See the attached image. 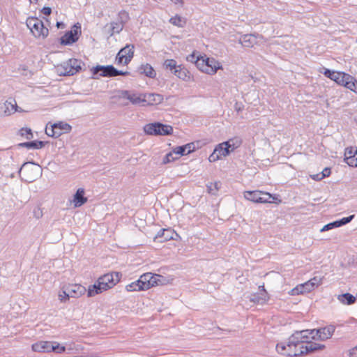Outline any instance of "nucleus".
Instances as JSON below:
<instances>
[{"label": "nucleus", "mask_w": 357, "mask_h": 357, "mask_svg": "<svg viewBox=\"0 0 357 357\" xmlns=\"http://www.w3.org/2000/svg\"><path fill=\"white\" fill-rule=\"evenodd\" d=\"M324 347L323 344L309 342L307 338L304 337L303 331H301L299 337L292 336L288 342L278 344L276 350L282 356L294 357L321 350Z\"/></svg>", "instance_id": "obj_1"}, {"label": "nucleus", "mask_w": 357, "mask_h": 357, "mask_svg": "<svg viewBox=\"0 0 357 357\" xmlns=\"http://www.w3.org/2000/svg\"><path fill=\"white\" fill-rule=\"evenodd\" d=\"M187 60L194 63L196 67L202 73L213 75L220 69H222L221 63L213 57H208L206 55L196 56L195 52L187 56Z\"/></svg>", "instance_id": "obj_2"}, {"label": "nucleus", "mask_w": 357, "mask_h": 357, "mask_svg": "<svg viewBox=\"0 0 357 357\" xmlns=\"http://www.w3.org/2000/svg\"><path fill=\"white\" fill-rule=\"evenodd\" d=\"M121 277V274L118 272L107 273L100 276L93 285L89 287L88 297L94 296L112 288L120 281Z\"/></svg>", "instance_id": "obj_3"}, {"label": "nucleus", "mask_w": 357, "mask_h": 357, "mask_svg": "<svg viewBox=\"0 0 357 357\" xmlns=\"http://www.w3.org/2000/svg\"><path fill=\"white\" fill-rule=\"evenodd\" d=\"M323 74L335 82L337 84L344 86L357 94V80L352 75L342 71H333L325 68Z\"/></svg>", "instance_id": "obj_4"}, {"label": "nucleus", "mask_w": 357, "mask_h": 357, "mask_svg": "<svg viewBox=\"0 0 357 357\" xmlns=\"http://www.w3.org/2000/svg\"><path fill=\"white\" fill-rule=\"evenodd\" d=\"M323 74L335 82L337 84L344 86L357 94V80L352 75L342 71H333L325 68Z\"/></svg>", "instance_id": "obj_5"}, {"label": "nucleus", "mask_w": 357, "mask_h": 357, "mask_svg": "<svg viewBox=\"0 0 357 357\" xmlns=\"http://www.w3.org/2000/svg\"><path fill=\"white\" fill-rule=\"evenodd\" d=\"M244 198L254 203L266 204L275 203L279 204L282 200L278 195H271L269 192L261 190H248L243 193Z\"/></svg>", "instance_id": "obj_6"}, {"label": "nucleus", "mask_w": 357, "mask_h": 357, "mask_svg": "<svg viewBox=\"0 0 357 357\" xmlns=\"http://www.w3.org/2000/svg\"><path fill=\"white\" fill-rule=\"evenodd\" d=\"M156 274L146 273L142 275L139 278L126 285V289L128 291H144L155 286L156 284Z\"/></svg>", "instance_id": "obj_7"}, {"label": "nucleus", "mask_w": 357, "mask_h": 357, "mask_svg": "<svg viewBox=\"0 0 357 357\" xmlns=\"http://www.w3.org/2000/svg\"><path fill=\"white\" fill-rule=\"evenodd\" d=\"M335 328L333 326H328L319 329L311 331H303L304 337L310 342L319 343V341H324L329 339L333 334Z\"/></svg>", "instance_id": "obj_8"}, {"label": "nucleus", "mask_w": 357, "mask_h": 357, "mask_svg": "<svg viewBox=\"0 0 357 357\" xmlns=\"http://www.w3.org/2000/svg\"><path fill=\"white\" fill-rule=\"evenodd\" d=\"M26 24L30 29L35 38L39 39H45L49 34V29L45 26L44 23L36 17H28L26 20Z\"/></svg>", "instance_id": "obj_9"}, {"label": "nucleus", "mask_w": 357, "mask_h": 357, "mask_svg": "<svg viewBox=\"0 0 357 357\" xmlns=\"http://www.w3.org/2000/svg\"><path fill=\"white\" fill-rule=\"evenodd\" d=\"M322 282L323 278L314 277L303 284H298L296 287L291 289L289 294L291 296H297L310 293L319 287Z\"/></svg>", "instance_id": "obj_10"}, {"label": "nucleus", "mask_w": 357, "mask_h": 357, "mask_svg": "<svg viewBox=\"0 0 357 357\" xmlns=\"http://www.w3.org/2000/svg\"><path fill=\"white\" fill-rule=\"evenodd\" d=\"M81 33V25L79 23H76L71 27L70 30L66 31L60 38V43L63 45H71L79 40Z\"/></svg>", "instance_id": "obj_11"}, {"label": "nucleus", "mask_w": 357, "mask_h": 357, "mask_svg": "<svg viewBox=\"0 0 357 357\" xmlns=\"http://www.w3.org/2000/svg\"><path fill=\"white\" fill-rule=\"evenodd\" d=\"M82 65L84 64L80 59H70L62 66L63 70L61 72V74L63 76L74 75L82 70Z\"/></svg>", "instance_id": "obj_12"}, {"label": "nucleus", "mask_w": 357, "mask_h": 357, "mask_svg": "<svg viewBox=\"0 0 357 357\" xmlns=\"http://www.w3.org/2000/svg\"><path fill=\"white\" fill-rule=\"evenodd\" d=\"M134 46L127 45L125 47L120 50L116 56V61L118 65H127L131 61L134 56Z\"/></svg>", "instance_id": "obj_13"}, {"label": "nucleus", "mask_w": 357, "mask_h": 357, "mask_svg": "<svg viewBox=\"0 0 357 357\" xmlns=\"http://www.w3.org/2000/svg\"><path fill=\"white\" fill-rule=\"evenodd\" d=\"M154 93L138 95L133 93H130L128 91L124 92V97L129 100L134 105H139L143 103L144 105L145 102L150 104L151 98L154 97Z\"/></svg>", "instance_id": "obj_14"}, {"label": "nucleus", "mask_w": 357, "mask_h": 357, "mask_svg": "<svg viewBox=\"0 0 357 357\" xmlns=\"http://www.w3.org/2000/svg\"><path fill=\"white\" fill-rule=\"evenodd\" d=\"M225 145L226 144L222 142L215 147L213 152L208 157V160L211 162H215L230 154L229 149H228Z\"/></svg>", "instance_id": "obj_15"}, {"label": "nucleus", "mask_w": 357, "mask_h": 357, "mask_svg": "<svg viewBox=\"0 0 357 357\" xmlns=\"http://www.w3.org/2000/svg\"><path fill=\"white\" fill-rule=\"evenodd\" d=\"M93 79H97V75L101 77H113L114 66L112 65H97L91 69Z\"/></svg>", "instance_id": "obj_16"}, {"label": "nucleus", "mask_w": 357, "mask_h": 357, "mask_svg": "<svg viewBox=\"0 0 357 357\" xmlns=\"http://www.w3.org/2000/svg\"><path fill=\"white\" fill-rule=\"evenodd\" d=\"M269 298V295L263 284L259 287V291L254 294L250 300L255 303L263 305L266 303Z\"/></svg>", "instance_id": "obj_17"}, {"label": "nucleus", "mask_w": 357, "mask_h": 357, "mask_svg": "<svg viewBox=\"0 0 357 357\" xmlns=\"http://www.w3.org/2000/svg\"><path fill=\"white\" fill-rule=\"evenodd\" d=\"M344 161L350 167H357V147H348L345 149Z\"/></svg>", "instance_id": "obj_18"}, {"label": "nucleus", "mask_w": 357, "mask_h": 357, "mask_svg": "<svg viewBox=\"0 0 357 357\" xmlns=\"http://www.w3.org/2000/svg\"><path fill=\"white\" fill-rule=\"evenodd\" d=\"M52 341H38L32 344L31 349L34 352L50 353L52 350Z\"/></svg>", "instance_id": "obj_19"}, {"label": "nucleus", "mask_w": 357, "mask_h": 357, "mask_svg": "<svg viewBox=\"0 0 357 357\" xmlns=\"http://www.w3.org/2000/svg\"><path fill=\"white\" fill-rule=\"evenodd\" d=\"M66 290L68 291L66 296L73 298H78L84 294L86 291L85 287L78 284H70Z\"/></svg>", "instance_id": "obj_20"}, {"label": "nucleus", "mask_w": 357, "mask_h": 357, "mask_svg": "<svg viewBox=\"0 0 357 357\" xmlns=\"http://www.w3.org/2000/svg\"><path fill=\"white\" fill-rule=\"evenodd\" d=\"M46 142L40 140H33L30 142H21L17 146L19 148H26L27 149H41L45 146Z\"/></svg>", "instance_id": "obj_21"}, {"label": "nucleus", "mask_w": 357, "mask_h": 357, "mask_svg": "<svg viewBox=\"0 0 357 357\" xmlns=\"http://www.w3.org/2000/svg\"><path fill=\"white\" fill-rule=\"evenodd\" d=\"M73 204L75 207H79L87 202V198L84 197V189L78 188L73 197Z\"/></svg>", "instance_id": "obj_22"}, {"label": "nucleus", "mask_w": 357, "mask_h": 357, "mask_svg": "<svg viewBox=\"0 0 357 357\" xmlns=\"http://www.w3.org/2000/svg\"><path fill=\"white\" fill-rule=\"evenodd\" d=\"M174 75L184 81H190L192 78L190 71L182 65L178 66L176 70L174 71Z\"/></svg>", "instance_id": "obj_23"}, {"label": "nucleus", "mask_w": 357, "mask_h": 357, "mask_svg": "<svg viewBox=\"0 0 357 357\" xmlns=\"http://www.w3.org/2000/svg\"><path fill=\"white\" fill-rule=\"evenodd\" d=\"M226 146L229 149V153L234 151L236 149L239 148L242 144V139L238 137H235L229 139L227 142H224Z\"/></svg>", "instance_id": "obj_24"}, {"label": "nucleus", "mask_w": 357, "mask_h": 357, "mask_svg": "<svg viewBox=\"0 0 357 357\" xmlns=\"http://www.w3.org/2000/svg\"><path fill=\"white\" fill-rule=\"evenodd\" d=\"M226 146L229 149V153L234 151L236 149L239 148L242 144V139L238 137H235L229 139L227 142H224Z\"/></svg>", "instance_id": "obj_25"}, {"label": "nucleus", "mask_w": 357, "mask_h": 357, "mask_svg": "<svg viewBox=\"0 0 357 357\" xmlns=\"http://www.w3.org/2000/svg\"><path fill=\"white\" fill-rule=\"evenodd\" d=\"M174 236H177L176 233L172 229H163L161 234L158 235L161 240V242L167 241L174 238Z\"/></svg>", "instance_id": "obj_26"}, {"label": "nucleus", "mask_w": 357, "mask_h": 357, "mask_svg": "<svg viewBox=\"0 0 357 357\" xmlns=\"http://www.w3.org/2000/svg\"><path fill=\"white\" fill-rule=\"evenodd\" d=\"M169 22L178 27H184L186 24L187 20L178 15H176L169 19Z\"/></svg>", "instance_id": "obj_27"}, {"label": "nucleus", "mask_w": 357, "mask_h": 357, "mask_svg": "<svg viewBox=\"0 0 357 357\" xmlns=\"http://www.w3.org/2000/svg\"><path fill=\"white\" fill-rule=\"evenodd\" d=\"M337 299L340 303L346 305H351L356 301V298L349 293L339 295Z\"/></svg>", "instance_id": "obj_28"}, {"label": "nucleus", "mask_w": 357, "mask_h": 357, "mask_svg": "<svg viewBox=\"0 0 357 357\" xmlns=\"http://www.w3.org/2000/svg\"><path fill=\"white\" fill-rule=\"evenodd\" d=\"M173 132V128L169 125L158 123V135H169Z\"/></svg>", "instance_id": "obj_29"}, {"label": "nucleus", "mask_w": 357, "mask_h": 357, "mask_svg": "<svg viewBox=\"0 0 357 357\" xmlns=\"http://www.w3.org/2000/svg\"><path fill=\"white\" fill-rule=\"evenodd\" d=\"M17 135L29 140H31L33 138L32 130L27 127L20 128L17 131Z\"/></svg>", "instance_id": "obj_30"}, {"label": "nucleus", "mask_w": 357, "mask_h": 357, "mask_svg": "<svg viewBox=\"0 0 357 357\" xmlns=\"http://www.w3.org/2000/svg\"><path fill=\"white\" fill-rule=\"evenodd\" d=\"M124 25L119 22H112L110 23L109 36H112L115 33H119L123 29Z\"/></svg>", "instance_id": "obj_31"}, {"label": "nucleus", "mask_w": 357, "mask_h": 357, "mask_svg": "<svg viewBox=\"0 0 357 357\" xmlns=\"http://www.w3.org/2000/svg\"><path fill=\"white\" fill-rule=\"evenodd\" d=\"M54 128H56L57 131H60L61 135L64 132H70L72 129L70 125L63 122L54 123Z\"/></svg>", "instance_id": "obj_32"}, {"label": "nucleus", "mask_w": 357, "mask_h": 357, "mask_svg": "<svg viewBox=\"0 0 357 357\" xmlns=\"http://www.w3.org/2000/svg\"><path fill=\"white\" fill-rule=\"evenodd\" d=\"M141 73L149 77H154L155 73L153 67L149 64L142 65L140 67Z\"/></svg>", "instance_id": "obj_33"}, {"label": "nucleus", "mask_w": 357, "mask_h": 357, "mask_svg": "<svg viewBox=\"0 0 357 357\" xmlns=\"http://www.w3.org/2000/svg\"><path fill=\"white\" fill-rule=\"evenodd\" d=\"M45 133L47 135L57 138L61 135V132L60 131H57L56 128H54V123L51 124V126L49 127L48 124L47 125L45 128Z\"/></svg>", "instance_id": "obj_34"}, {"label": "nucleus", "mask_w": 357, "mask_h": 357, "mask_svg": "<svg viewBox=\"0 0 357 357\" xmlns=\"http://www.w3.org/2000/svg\"><path fill=\"white\" fill-rule=\"evenodd\" d=\"M255 38L252 35H245L241 40V44L244 47H252L255 43Z\"/></svg>", "instance_id": "obj_35"}, {"label": "nucleus", "mask_w": 357, "mask_h": 357, "mask_svg": "<svg viewBox=\"0 0 357 357\" xmlns=\"http://www.w3.org/2000/svg\"><path fill=\"white\" fill-rule=\"evenodd\" d=\"M144 131L146 135H156V122L145 125Z\"/></svg>", "instance_id": "obj_36"}, {"label": "nucleus", "mask_w": 357, "mask_h": 357, "mask_svg": "<svg viewBox=\"0 0 357 357\" xmlns=\"http://www.w3.org/2000/svg\"><path fill=\"white\" fill-rule=\"evenodd\" d=\"M164 66L167 68L171 70L172 73H174V71L176 70L178 68L176 61L174 59H167L164 62Z\"/></svg>", "instance_id": "obj_37"}, {"label": "nucleus", "mask_w": 357, "mask_h": 357, "mask_svg": "<svg viewBox=\"0 0 357 357\" xmlns=\"http://www.w3.org/2000/svg\"><path fill=\"white\" fill-rule=\"evenodd\" d=\"M130 19L129 14L127 11L125 10H121L118 13V22L122 23L123 25L128 22V21Z\"/></svg>", "instance_id": "obj_38"}, {"label": "nucleus", "mask_w": 357, "mask_h": 357, "mask_svg": "<svg viewBox=\"0 0 357 357\" xmlns=\"http://www.w3.org/2000/svg\"><path fill=\"white\" fill-rule=\"evenodd\" d=\"M52 352H54L56 354H62L66 351V347L64 346L61 345L59 342L56 341H52Z\"/></svg>", "instance_id": "obj_39"}, {"label": "nucleus", "mask_w": 357, "mask_h": 357, "mask_svg": "<svg viewBox=\"0 0 357 357\" xmlns=\"http://www.w3.org/2000/svg\"><path fill=\"white\" fill-rule=\"evenodd\" d=\"M208 192L211 194H215L220 188V183L219 182H213L210 183L207 185Z\"/></svg>", "instance_id": "obj_40"}, {"label": "nucleus", "mask_w": 357, "mask_h": 357, "mask_svg": "<svg viewBox=\"0 0 357 357\" xmlns=\"http://www.w3.org/2000/svg\"><path fill=\"white\" fill-rule=\"evenodd\" d=\"M173 153H174L176 158H180L183 155H185V151L183 149V146H176L173 149Z\"/></svg>", "instance_id": "obj_41"}, {"label": "nucleus", "mask_w": 357, "mask_h": 357, "mask_svg": "<svg viewBox=\"0 0 357 357\" xmlns=\"http://www.w3.org/2000/svg\"><path fill=\"white\" fill-rule=\"evenodd\" d=\"M178 158H176V155H175L174 153H173V151L168 153L164 160H163V162L164 163H168V162H173L176 160H178Z\"/></svg>", "instance_id": "obj_42"}, {"label": "nucleus", "mask_w": 357, "mask_h": 357, "mask_svg": "<svg viewBox=\"0 0 357 357\" xmlns=\"http://www.w3.org/2000/svg\"><path fill=\"white\" fill-rule=\"evenodd\" d=\"M354 215H352L349 217L343 218L340 220H337L338 227H340L342 225L349 223L354 218Z\"/></svg>", "instance_id": "obj_43"}, {"label": "nucleus", "mask_w": 357, "mask_h": 357, "mask_svg": "<svg viewBox=\"0 0 357 357\" xmlns=\"http://www.w3.org/2000/svg\"><path fill=\"white\" fill-rule=\"evenodd\" d=\"M334 227H338V225H337V221H335V222H331V223H328L326 225H324L322 229H321V231H328L329 229H331Z\"/></svg>", "instance_id": "obj_44"}, {"label": "nucleus", "mask_w": 357, "mask_h": 357, "mask_svg": "<svg viewBox=\"0 0 357 357\" xmlns=\"http://www.w3.org/2000/svg\"><path fill=\"white\" fill-rule=\"evenodd\" d=\"M183 149L185 151V155H188L195 151V145L193 143H188L183 145Z\"/></svg>", "instance_id": "obj_45"}, {"label": "nucleus", "mask_w": 357, "mask_h": 357, "mask_svg": "<svg viewBox=\"0 0 357 357\" xmlns=\"http://www.w3.org/2000/svg\"><path fill=\"white\" fill-rule=\"evenodd\" d=\"M172 279L166 280L163 276L158 274V285H163L169 283Z\"/></svg>", "instance_id": "obj_46"}, {"label": "nucleus", "mask_w": 357, "mask_h": 357, "mask_svg": "<svg viewBox=\"0 0 357 357\" xmlns=\"http://www.w3.org/2000/svg\"><path fill=\"white\" fill-rule=\"evenodd\" d=\"M130 74L128 71L119 70L114 67L113 77L119 75H128Z\"/></svg>", "instance_id": "obj_47"}, {"label": "nucleus", "mask_w": 357, "mask_h": 357, "mask_svg": "<svg viewBox=\"0 0 357 357\" xmlns=\"http://www.w3.org/2000/svg\"><path fill=\"white\" fill-rule=\"evenodd\" d=\"M67 294H68L67 290L63 291L62 294H59V300L61 302H66V301H68L69 299L70 296H66Z\"/></svg>", "instance_id": "obj_48"}, {"label": "nucleus", "mask_w": 357, "mask_h": 357, "mask_svg": "<svg viewBox=\"0 0 357 357\" xmlns=\"http://www.w3.org/2000/svg\"><path fill=\"white\" fill-rule=\"evenodd\" d=\"M41 13H43L45 15H50L52 13V8L50 7L44 6L41 9Z\"/></svg>", "instance_id": "obj_49"}, {"label": "nucleus", "mask_w": 357, "mask_h": 357, "mask_svg": "<svg viewBox=\"0 0 357 357\" xmlns=\"http://www.w3.org/2000/svg\"><path fill=\"white\" fill-rule=\"evenodd\" d=\"M351 357H357V345L349 351Z\"/></svg>", "instance_id": "obj_50"}, {"label": "nucleus", "mask_w": 357, "mask_h": 357, "mask_svg": "<svg viewBox=\"0 0 357 357\" xmlns=\"http://www.w3.org/2000/svg\"><path fill=\"white\" fill-rule=\"evenodd\" d=\"M331 174V169L329 168H325L322 172L321 173V176H324V178L326 176H328Z\"/></svg>", "instance_id": "obj_51"}, {"label": "nucleus", "mask_w": 357, "mask_h": 357, "mask_svg": "<svg viewBox=\"0 0 357 357\" xmlns=\"http://www.w3.org/2000/svg\"><path fill=\"white\" fill-rule=\"evenodd\" d=\"M172 3H174L176 5H178L179 6H183L184 5V1L183 0H170Z\"/></svg>", "instance_id": "obj_52"}, {"label": "nucleus", "mask_w": 357, "mask_h": 357, "mask_svg": "<svg viewBox=\"0 0 357 357\" xmlns=\"http://www.w3.org/2000/svg\"><path fill=\"white\" fill-rule=\"evenodd\" d=\"M311 177L314 180H317V181L321 180L322 178H324V176H321V173L315 174V175H312Z\"/></svg>", "instance_id": "obj_53"}, {"label": "nucleus", "mask_w": 357, "mask_h": 357, "mask_svg": "<svg viewBox=\"0 0 357 357\" xmlns=\"http://www.w3.org/2000/svg\"><path fill=\"white\" fill-rule=\"evenodd\" d=\"M30 3H34L36 4L38 2V0H29Z\"/></svg>", "instance_id": "obj_54"}, {"label": "nucleus", "mask_w": 357, "mask_h": 357, "mask_svg": "<svg viewBox=\"0 0 357 357\" xmlns=\"http://www.w3.org/2000/svg\"><path fill=\"white\" fill-rule=\"evenodd\" d=\"M9 105H10V106L12 107L13 110L14 112L17 110V109H16V107H17V105H15V106H14V105H13L11 103H9Z\"/></svg>", "instance_id": "obj_55"}, {"label": "nucleus", "mask_w": 357, "mask_h": 357, "mask_svg": "<svg viewBox=\"0 0 357 357\" xmlns=\"http://www.w3.org/2000/svg\"><path fill=\"white\" fill-rule=\"evenodd\" d=\"M4 107H6V103L4 104ZM3 106L0 105V109H3Z\"/></svg>", "instance_id": "obj_56"}, {"label": "nucleus", "mask_w": 357, "mask_h": 357, "mask_svg": "<svg viewBox=\"0 0 357 357\" xmlns=\"http://www.w3.org/2000/svg\"><path fill=\"white\" fill-rule=\"evenodd\" d=\"M153 241H156V236H155L153 238Z\"/></svg>", "instance_id": "obj_57"}]
</instances>
